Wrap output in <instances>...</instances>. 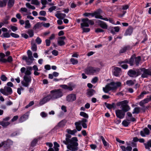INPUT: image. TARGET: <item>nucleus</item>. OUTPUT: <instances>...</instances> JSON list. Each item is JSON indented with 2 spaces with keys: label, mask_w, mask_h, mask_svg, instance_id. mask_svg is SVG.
<instances>
[{
  "label": "nucleus",
  "mask_w": 151,
  "mask_h": 151,
  "mask_svg": "<svg viewBox=\"0 0 151 151\" xmlns=\"http://www.w3.org/2000/svg\"><path fill=\"white\" fill-rule=\"evenodd\" d=\"M140 111V108L139 107H135L133 110V111L132 112L133 114H138Z\"/></svg>",
  "instance_id": "39"
},
{
  "label": "nucleus",
  "mask_w": 151,
  "mask_h": 151,
  "mask_svg": "<svg viewBox=\"0 0 151 151\" xmlns=\"http://www.w3.org/2000/svg\"><path fill=\"white\" fill-rule=\"evenodd\" d=\"M133 28L132 27H129L126 31L124 33L125 36L130 35L132 33L133 31Z\"/></svg>",
  "instance_id": "22"
},
{
  "label": "nucleus",
  "mask_w": 151,
  "mask_h": 151,
  "mask_svg": "<svg viewBox=\"0 0 151 151\" xmlns=\"http://www.w3.org/2000/svg\"><path fill=\"white\" fill-rule=\"evenodd\" d=\"M42 26V23L38 22L34 25L33 28V29L35 30L40 28Z\"/></svg>",
  "instance_id": "33"
},
{
  "label": "nucleus",
  "mask_w": 151,
  "mask_h": 151,
  "mask_svg": "<svg viewBox=\"0 0 151 151\" xmlns=\"http://www.w3.org/2000/svg\"><path fill=\"white\" fill-rule=\"evenodd\" d=\"M66 131L68 133L71 135H73L77 132V130L76 129L71 130L70 129H68Z\"/></svg>",
  "instance_id": "34"
},
{
  "label": "nucleus",
  "mask_w": 151,
  "mask_h": 151,
  "mask_svg": "<svg viewBox=\"0 0 151 151\" xmlns=\"http://www.w3.org/2000/svg\"><path fill=\"white\" fill-rule=\"evenodd\" d=\"M121 85V83L119 82L115 83L111 82L108 83L104 87H103V90L105 93H108L111 90H114L116 89L117 87Z\"/></svg>",
  "instance_id": "3"
},
{
  "label": "nucleus",
  "mask_w": 151,
  "mask_h": 151,
  "mask_svg": "<svg viewBox=\"0 0 151 151\" xmlns=\"http://www.w3.org/2000/svg\"><path fill=\"white\" fill-rule=\"evenodd\" d=\"M80 115L86 118H88V115L84 112H81L80 113Z\"/></svg>",
  "instance_id": "40"
},
{
  "label": "nucleus",
  "mask_w": 151,
  "mask_h": 151,
  "mask_svg": "<svg viewBox=\"0 0 151 151\" xmlns=\"http://www.w3.org/2000/svg\"><path fill=\"white\" fill-rule=\"evenodd\" d=\"M145 103H147L149 101H151V96H150L147 98L143 100Z\"/></svg>",
  "instance_id": "55"
},
{
  "label": "nucleus",
  "mask_w": 151,
  "mask_h": 151,
  "mask_svg": "<svg viewBox=\"0 0 151 151\" xmlns=\"http://www.w3.org/2000/svg\"><path fill=\"white\" fill-rule=\"evenodd\" d=\"M104 104L106 107L109 109H111L112 108L115 107V104L114 103H113L112 104H108L106 102H105Z\"/></svg>",
  "instance_id": "29"
},
{
  "label": "nucleus",
  "mask_w": 151,
  "mask_h": 151,
  "mask_svg": "<svg viewBox=\"0 0 151 151\" xmlns=\"http://www.w3.org/2000/svg\"><path fill=\"white\" fill-rule=\"evenodd\" d=\"M37 0H32V4L36 5H39V3Z\"/></svg>",
  "instance_id": "62"
},
{
  "label": "nucleus",
  "mask_w": 151,
  "mask_h": 151,
  "mask_svg": "<svg viewBox=\"0 0 151 151\" xmlns=\"http://www.w3.org/2000/svg\"><path fill=\"white\" fill-rule=\"evenodd\" d=\"M10 124V123L9 122L5 121L4 120H3L0 122V124L4 127H6Z\"/></svg>",
  "instance_id": "30"
},
{
  "label": "nucleus",
  "mask_w": 151,
  "mask_h": 151,
  "mask_svg": "<svg viewBox=\"0 0 151 151\" xmlns=\"http://www.w3.org/2000/svg\"><path fill=\"white\" fill-rule=\"evenodd\" d=\"M55 16L59 19H63L65 17L66 14H65L59 13L56 14H55Z\"/></svg>",
  "instance_id": "27"
},
{
  "label": "nucleus",
  "mask_w": 151,
  "mask_h": 151,
  "mask_svg": "<svg viewBox=\"0 0 151 151\" xmlns=\"http://www.w3.org/2000/svg\"><path fill=\"white\" fill-rule=\"evenodd\" d=\"M83 30V33L85 32H87L90 31V29L88 28H84V27H81Z\"/></svg>",
  "instance_id": "49"
},
{
  "label": "nucleus",
  "mask_w": 151,
  "mask_h": 151,
  "mask_svg": "<svg viewBox=\"0 0 151 151\" xmlns=\"http://www.w3.org/2000/svg\"><path fill=\"white\" fill-rule=\"evenodd\" d=\"M141 74V73L139 69L137 70H136L130 69L127 72L128 75L131 77H136Z\"/></svg>",
  "instance_id": "8"
},
{
  "label": "nucleus",
  "mask_w": 151,
  "mask_h": 151,
  "mask_svg": "<svg viewBox=\"0 0 151 151\" xmlns=\"http://www.w3.org/2000/svg\"><path fill=\"white\" fill-rule=\"evenodd\" d=\"M58 44L60 46L64 45L65 44V42L62 40H58Z\"/></svg>",
  "instance_id": "45"
},
{
  "label": "nucleus",
  "mask_w": 151,
  "mask_h": 151,
  "mask_svg": "<svg viewBox=\"0 0 151 151\" xmlns=\"http://www.w3.org/2000/svg\"><path fill=\"white\" fill-rule=\"evenodd\" d=\"M29 112H27L25 114L21 116L19 119V122H22L27 119L29 115Z\"/></svg>",
  "instance_id": "18"
},
{
  "label": "nucleus",
  "mask_w": 151,
  "mask_h": 151,
  "mask_svg": "<svg viewBox=\"0 0 151 151\" xmlns=\"http://www.w3.org/2000/svg\"><path fill=\"white\" fill-rule=\"evenodd\" d=\"M3 37H4L9 38L10 36V34L9 33L6 32L4 33L3 34Z\"/></svg>",
  "instance_id": "54"
},
{
  "label": "nucleus",
  "mask_w": 151,
  "mask_h": 151,
  "mask_svg": "<svg viewBox=\"0 0 151 151\" xmlns=\"http://www.w3.org/2000/svg\"><path fill=\"white\" fill-rule=\"evenodd\" d=\"M82 23L81 24V27H88L89 24L93 25L94 22L92 20L89 19L88 18L82 19Z\"/></svg>",
  "instance_id": "7"
},
{
  "label": "nucleus",
  "mask_w": 151,
  "mask_h": 151,
  "mask_svg": "<svg viewBox=\"0 0 151 151\" xmlns=\"http://www.w3.org/2000/svg\"><path fill=\"white\" fill-rule=\"evenodd\" d=\"M141 73V77L143 78H147L149 75L150 70L146 69L144 68H142L139 69Z\"/></svg>",
  "instance_id": "11"
},
{
  "label": "nucleus",
  "mask_w": 151,
  "mask_h": 151,
  "mask_svg": "<svg viewBox=\"0 0 151 151\" xmlns=\"http://www.w3.org/2000/svg\"><path fill=\"white\" fill-rule=\"evenodd\" d=\"M95 93V91L94 90L89 89L87 90L86 94L88 97H90L92 96Z\"/></svg>",
  "instance_id": "25"
},
{
  "label": "nucleus",
  "mask_w": 151,
  "mask_h": 151,
  "mask_svg": "<svg viewBox=\"0 0 151 151\" xmlns=\"http://www.w3.org/2000/svg\"><path fill=\"white\" fill-rule=\"evenodd\" d=\"M13 61V58L11 56H9L7 59H0V62H1L4 63H6L8 62L11 63Z\"/></svg>",
  "instance_id": "21"
},
{
  "label": "nucleus",
  "mask_w": 151,
  "mask_h": 151,
  "mask_svg": "<svg viewBox=\"0 0 151 151\" xmlns=\"http://www.w3.org/2000/svg\"><path fill=\"white\" fill-rule=\"evenodd\" d=\"M6 4L5 2L2 1H0V7H3L5 6Z\"/></svg>",
  "instance_id": "52"
},
{
  "label": "nucleus",
  "mask_w": 151,
  "mask_h": 151,
  "mask_svg": "<svg viewBox=\"0 0 151 151\" xmlns=\"http://www.w3.org/2000/svg\"><path fill=\"white\" fill-rule=\"evenodd\" d=\"M75 86L73 84H69V86L66 85H62L60 86V87L65 90H68L69 91H72L73 88L75 87Z\"/></svg>",
  "instance_id": "13"
},
{
  "label": "nucleus",
  "mask_w": 151,
  "mask_h": 151,
  "mask_svg": "<svg viewBox=\"0 0 151 151\" xmlns=\"http://www.w3.org/2000/svg\"><path fill=\"white\" fill-rule=\"evenodd\" d=\"M120 147L122 151H132V147L129 146L126 147L124 146H121Z\"/></svg>",
  "instance_id": "26"
},
{
  "label": "nucleus",
  "mask_w": 151,
  "mask_h": 151,
  "mask_svg": "<svg viewBox=\"0 0 151 151\" xmlns=\"http://www.w3.org/2000/svg\"><path fill=\"white\" fill-rule=\"evenodd\" d=\"M144 145L146 149L149 150L150 149V147H151V139L148 141L147 143H145Z\"/></svg>",
  "instance_id": "31"
},
{
  "label": "nucleus",
  "mask_w": 151,
  "mask_h": 151,
  "mask_svg": "<svg viewBox=\"0 0 151 151\" xmlns=\"http://www.w3.org/2000/svg\"><path fill=\"white\" fill-rule=\"evenodd\" d=\"M32 70V68L31 66H29L27 67V70L25 72V76H29L31 74V71Z\"/></svg>",
  "instance_id": "24"
},
{
  "label": "nucleus",
  "mask_w": 151,
  "mask_h": 151,
  "mask_svg": "<svg viewBox=\"0 0 151 151\" xmlns=\"http://www.w3.org/2000/svg\"><path fill=\"white\" fill-rule=\"evenodd\" d=\"M23 78L24 81H22L21 82L22 85L25 87H28L29 83L31 82V77L30 76H24Z\"/></svg>",
  "instance_id": "10"
},
{
  "label": "nucleus",
  "mask_w": 151,
  "mask_h": 151,
  "mask_svg": "<svg viewBox=\"0 0 151 151\" xmlns=\"http://www.w3.org/2000/svg\"><path fill=\"white\" fill-rule=\"evenodd\" d=\"M75 125L76 126V128L78 131H80L82 127L80 125L81 124L79 122H76L75 123Z\"/></svg>",
  "instance_id": "35"
},
{
  "label": "nucleus",
  "mask_w": 151,
  "mask_h": 151,
  "mask_svg": "<svg viewBox=\"0 0 151 151\" xmlns=\"http://www.w3.org/2000/svg\"><path fill=\"white\" fill-rule=\"evenodd\" d=\"M88 121V120L87 119L85 118H83L82 119V120L81 121H79V122L80 123H86V122H87Z\"/></svg>",
  "instance_id": "63"
},
{
  "label": "nucleus",
  "mask_w": 151,
  "mask_h": 151,
  "mask_svg": "<svg viewBox=\"0 0 151 151\" xmlns=\"http://www.w3.org/2000/svg\"><path fill=\"white\" fill-rule=\"evenodd\" d=\"M15 0H9L8 6L9 8H11L13 6Z\"/></svg>",
  "instance_id": "36"
},
{
  "label": "nucleus",
  "mask_w": 151,
  "mask_h": 151,
  "mask_svg": "<svg viewBox=\"0 0 151 151\" xmlns=\"http://www.w3.org/2000/svg\"><path fill=\"white\" fill-rule=\"evenodd\" d=\"M132 49V47L129 45H127L122 48L119 52V53H123L128 50H129Z\"/></svg>",
  "instance_id": "17"
},
{
  "label": "nucleus",
  "mask_w": 151,
  "mask_h": 151,
  "mask_svg": "<svg viewBox=\"0 0 151 151\" xmlns=\"http://www.w3.org/2000/svg\"><path fill=\"white\" fill-rule=\"evenodd\" d=\"M130 123V122L128 121L127 119V120H124L123 121L122 124V125L124 126L127 127L128 126Z\"/></svg>",
  "instance_id": "38"
},
{
  "label": "nucleus",
  "mask_w": 151,
  "mask_h": 151,
  "mask_svg": "<svg viewBox=\"0 0 151 151\" xmlns=\"http://www.w3.org/2000/svg\"><path fill=\"white\" fill-rule=\"evenodd\" d=\"M150 134L149 130L147 127L145 128L142 130L140 132V134L142 137H145Z\"/></svg>",
  "instance_id": "14"
},
{
  "label": "nucleus",
  "mask_w": 151,
  "mask_h": 151,
  "mask_svg": "<svg viewBox=\"0 0 151 151\" xmlns=\"http://www.w3.org/2000/svg\"><path fill=\"white\" fill-rule=\"evenodd\" d=\"M22 58L23 60H25L27 65H30L33 62L32 60H30V59L28 58L26 56H24Z\"/></svg>",
  "instance_id": "28"
},
{
  "label": "nucleus",
  "mask_w": 151,
  "mask_h": 151,
  "mask_svg": "<svg viewBox=\"0 0 151 151\" xmlns=\"http://www.w3.org/2000/svg\"><path fill=\"white\" fill-rule=\"evenodd\" d=\"M98 80V78L97 77H94L93 79H92L91 82L92 83H96L97 81Z\"/></svg>",
  "instance_id": "56"
},
{
  "label": "nucleus",
  "mask_w": 151,
  "mask_h": 151,
  "mask_svg": "<svg viewBox=\"0 0 151 151\" xmlns=\"http://www.w3.org/2000/svg\"><path fill=\"white\" fill-rule=\"evenodd\" d=\"M35 41L38 44H41L42 42V40L39 37H37V38L35 40Z\"/></svg>",
  "instance_id": "51"
},
{
  "label": "nucleus",
  "mask_w": 151,
  "mask_h": 151,
  "mask_svg": "<svg viewBox=\"0 0 151 151\" xmlns=\"http://www.w3.org/2000/svg\"><path fill=\"white\" fill-rule=\"evenodd\" d=\"M0 92L5 95H11L12 93V89L9 87L5 86L4 88H1L0 90Z\"/></svg>",
  "instance_id": "9"
},
{
  "label": "nucleus",
  "mask_w": 151,
  "mask_h": 151,
  "mask_svg": "<svg viewBox=\"0 0 151 151\" xmlns=\"http://www.w3.org/2000/svg\"><path fill=\"white\" fill-rule=\"evenodd\" d=\"M100 69L99 68H94L92 66L87 67L84 70V71L87 75H93L94 73L99 72Z\"/></svg>",
  "instance_id": "6"
},
{
  "label": "nucleus",
  "mask_w": 151,
  "mask_h": 151,
  "mask_svg": "<svg viewBox=\"0 0 151 151\" xmlns=\"http://www.w3.org/2000/svg\"><path fill=\"white\" fill-rule=\"evenodd\" d=\"M128 101L127 100H125L122 101L117 102L116 105L117 106H121V108L122 110L125 112L129 111L130 108L128 105Z\"/></svg>",
  "instance_id": "5"
},
{
  "label": "nucleus",
  "mask_w": 151,
  "mask_h": 151,
  "mask_svg": "<svg viewBox=\"0 0 151 151\" xmlns=\"http://www.w3.org/2000/svg\"><path fill=\"white\" fill-rule=\"evenodd\" d=\"M56 9L55 6H53L49 8L48 10L50 12H52L53 11L55 10Z\"/></svg>",
  "instance_id": "57"
},
{
  "label": "nucleus",
  "mask_w": 151,
  "mask_h": 151,
  "mask_svg": "<svg viewBox=\"0 0 151 151\" xmlns=\"http://www.w3.org/2000/svg\"><path fill=\"white\" fill-rule=\"evenodd\" d=\"M39 14L40 15L45 16L46 14V12L44 11H41L40 12Z\"/></svg>",
  "instance_id": "64"
},
{
  "label": "nucleus",
  "mask_w": 151,
  "mask_h": 151,
  "mask_svg": "<svg viewBox=\"0 0 151 151\" xmlns=\"http://www.w3.org/2000/svg\"><path fill=\"white\" fill-rule=\"evenodd\" d=\"M121 72V68L116 67H115L113 71L114 75L116 76H118Z\"/></svg>",
  "instance_id": "20"
},
{
  "label": "nucleus",
  "mask_w": 151,
  "mask_h": 151,
  "mask_svg": "<svg viewBox=\"0 0 151 151\" xmlns=\"http://www.w3.org/2000/svg\"><path fill=\"white\" fill-rule=\"evenodd\" d=\"M141 57L140 56H138L135 58V62L137 66L138 65L139 63L141 60Z\"/></svg>",
  "instance_id": "37"
},
{
  "label": "nucleus",
  "mask_w": 151,
  "mask_h": 151,
  "mask_svg": "<svg viewBox=\"0 0 151 151\" xmlns=\"http://www.w3.org/2000/svg\"><path fill=\"white\" fill-rule=\"evenodd\" d=\"M116 116L120 119L123 118L125 115V112L121 109H117L115 111Z\"/></svg>",
  "instance_id": "12"
},
{
  "label": "nucleus",
  "mask_w": 151,
  "mask_h": 151,
  "mask_svg": "<svg viewBox=\"0 0 151 151\" xmlns=\"http://www.w3.org/2000/svg\"><path fill=\"white\" fill-rule=\"evenodd\" d=\"M10 35L13 37L18 38L19 37V35L17 34L12 32L10 33Z\"/></svg>",
  "instance_id": "48"
},
{
  "label": "nucleus",
  "mask_w": 151,
  "mask_h": 151,
  "mask_svg": "<svg viewBox=\"0 0 151 151\" xmlns=\"http://www.w3.org/2000/svg\"><path fill=\"white\" fill-rule=\"evenodd\" d=\"M99 21V24L101 27L104 29H107L108 26L105 22L100 20Z\"/></svg>",
  "instance_id": "23"
},
{
  "label": "nucleus",
  "mask_w": 151,
  "mask_h": 151,
  "mask_svg": "<svg viewBox=\"0 0 151 151\" xmlns=\"http://www.w3.org/2000/svg\"><path fill=\"white\" fill-rule=\"evenodd\" d=\"M94 13L95 15V17L96 18L100 19L101 16L99 15V14L97 11L95 12Z\"/></svg>",
  "instance_id": "47"
},
{
  "label": "nucleus",
  "mask_w": 151,
  "mask_h": 151,
  "mask_svg": "<svg viewBox=\"0 0 151 151\" xmlns=\"http://www.w3.org/2000/svg\"><path fill=\"white\" fill-rule=\"evenodd\" d=\"M66 100L68 102H73L76 99V96L73 94H70L66 97Z\"/></svg>",
  "instance_id": "16"
},
{
  "label": "nucleus",
  "mask_w": 151,
  "mask_h": 151,
  "mask_svg": "<svg viewBox=\"0 0 151 151\" xmlns=\"http://www.w3.org/2000/svg\"><path fill=\"white\" fill-rule=\"evenodd\" d=\"M50 94L40 100L39 104L42 105L50 100H54L61 97L63 95L62 91L60 89H55L51 91Z\"/></svg>",
  "instance_id": "1"
},
{
  "label": "nucleus",
  "mask_w": 151,
  "mask_h": 151,
  "mask_svg": "<svg viewBox=\"0 0 151 151\" xmlns=\"http://www.w3.org/2000/svg\"><path fill=\"white\" fill-rule=\"evenodd\" d=\"M4 148L6 149H8L10 148V146L13 144V142L11 140L8 139L6 141H4Z\"/></svg>",
  "instance_id": "15"
},
{
  "label": "nucleus",
  "mask_w": 151,
  "mask_h": 151,
  "mask_svg": "<svg viewBox=\"0 0 151 151\" xmlns=\"http://www.w3.org/2000/svg\"><path fill=\"white\" fill-rule=\"evenodd\" d=\"M0 79L2 81H6L7 78L5 75H3L1 76Z\"/></svg>",
  "instance_id": "50"
},
{
  "label": "nucleus",
  "mask_w": 151,
  "mask_h": 151,
  "mask_svg": "<svg viewBox=\"0 0 151 151\" xmlns=\"http://www.w3.org/2000/svg\"><path fill=\"white\" fill-rule=\"evenodd\" d=\"M37 139H34L31 142V146L32 147L35 146L37 143Z\"/></svg>",
  "instance_id": "46"
},
{
  "label": "nucleus",
  "mask_w": 151,
  "mask_h": 151,
  "mask_svg": "<svg viewBox=\"0 0 151 151\" xmlns=\"http://www.w3.org/2000/svg\"><path fill=\"white\" fill-rule=\"evenodd\" d=\"M121 85V83L119 82L115 83L111 82L108 83L104 87H103V90L105 93H108L111 90H114L116 89L117 87Z\"/></svg>",
  "instance_id": "4"
},
{
  "label": "nucleus",
  "mask_w": 151,
  "mask_h": 151,
  "mask_svg": "<svg viewBox=\"0 0 151 151\" xmlns=\"http://www.w3.org/2000/svg\"><path fill=\"white\" fill-rule=\"evenodd\" d=\"M95 32L96 33H99L101 32H104V30L102 29L101 28H98L96 29Z\"/></svg>",
  "instance_id": "58"
},
{
  "label": "nucleus",
  "mask_w": 151,
  "mask_h": 151,
  "mask_svg": "<svg viewBox=\"0 0 151 151\" xmlns=\"http://www.w3.org/2000/svg\"><path fill=\"white\" fill-rule=\"evenodd\" d=\"M128 117H126L127 120L128 121L134 122L136 121V120L134 117H133L132 114L130 112H128L127 113Z\"/></svg>",
  "instance_id": "19"
},
{
  "label": "nucleus",
  "mask_w": 151,
  "mask_h": 151,
  "mask_svg": "<svg viewBox=\"0 0 151 151\" xmlns=\"http://www.w3.org/2000/svg\"><path fill=\"white\" fill-rule=\"evenodd\" d=\"M136 81L135 80H134L133 81L132 80H127L126 82V84L128 86H132L135 83Z\"/></svg>",
  "instance_id": "32"
},
{
  "label": "nucleus",
  "mask_w": 151,
  "mask_h": 151,
  "mask_svg": "<svg viewBox=\"0 0 151 151\" xmlns=\"http://www.w3.org/2000/svg\"><path fill=\"white\" fill-rule=\"evenodd\" d=\"M31 49L33 51H36L37 50V46L35 43L32 44Z\"/></svg>",
  "instance_id": "42"
},
{
  "label": "nucleus",
  "mask_w": 151,
  "mask_h": 151,
  "mask_svg": "<svg viewBox=\"0 0 151 151\" xmlns=\"http://www.w3.org/2000/svg\"><path fill=\"white\" fill-rule=\"evenodd\" d=\"M52 54L55 56L58 55V51L56 50H53L52 52Z\"/></svg>",
  "instance_id": "60"
},
{
  "label": "nucleus",
  "mask_w": 151,
  "mask_h": 151,
  "mask_svg": "<svg viewBox=\"0 0 151 151\" xmlns=\"http://www.w3.org/2000/svg\"><path fill=\"white\" fill-rule=\"evenodd\" d=\"M45 42L46 44V45L47 46H49L50 45L51 42L50 40L46 39L45 40Z\"/></svg>",
  "instance_id": "61"
},
{
  "label": "nucleus",
  "mask_w": 151,
  "mask_h": 151,
  "mask_svg": "<svg viewBox=\"0 0 151 151\" xmlns=\"http://www.w3.org/2000/svg\"><path fill=\"white\" fill-rule=\"evenodd\" d=\"M70 61L73 65L77 64L78 63V61L77 60L73 58L70 59Z\"/></svg>",
  "instance_id": "43"
},
{
  "label": "nucleus",
  "mask_w": 151,
  "mask_h": 151,
  "mask_svg": "<svg viewBox=\"0 0 151 151\" xmlns=\"http://www.w3.org/2000/svg\"><path fill=\"white\" fill-rule=\"evenodd\" d=\"M25 26L24 27L26 29L30 28L31 27L30 24L28 20L26 21L25 22Z\"/></svg>",
  "instance_id": "41"
},
{
  "label": "nucleus",
  "mask_w": 151,
  "mask_h": 151,
  "mask_svg": "<svg viewBox=\"0 0 151 151\" xmlns=\"http://www.w3.org/2000/svg\"><path fill=\"white\" fill-rule=\"evenodd\" d=\"M65 140L62 141L63 143L67 145V148L72 151H76L78 150V143L77 142L78 140L77 137H73L70 139L71 137V135L67 134H66Z\"/></svg>",
  "instance_id": "2"
},
{
  "label": "nucleus",
  "mask_w": 151,
  "mask_h": 151,
  "mask_svg": "<svg viewBox=\"0 0 151 151\" xmlns=\"http://www.w3.org/2000/svg\"><path fill=\"white\" fill-rule=\"evenodd\" d=\"M27 33L29 35L30 37H32L34 35V32L33 30L32 29H29L28 30Z\"/></svg>",
  "instance_id": "44"
},
{
  "label": "nucleus",
  "mask_w": 151,
  "mask_h": 151,
  "mask_svg": "<svg viewBox=\"0 0 151 151\" xmlns=\"http://www.w3.org/2000/svg\"><path fill=\"white\" fill-rule=\"evenodd\" d=\"M10 29L13 32H15L18 29L17 27L13 25L10 26Z\"/></svg>",
  "instance_id": "53"
},
{
  "label": "nucleus",
  "mask_w": 151,
  "mask_h": 151,
  "mask_svg": "<svg viewBox=\"0 0 151 151\" xmlns=\"http://www.w3.org/2000/svg\"><path fill=\"white\" fill-rule=\"evenodd\" d=\"M40 115L42 117L44 118L47 116V114L44 112H42L40 113Z\"/></svg>",
  "instance_id": "59"
}]
</instances>
